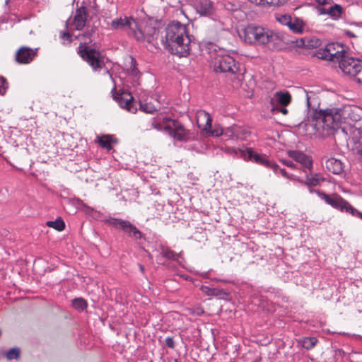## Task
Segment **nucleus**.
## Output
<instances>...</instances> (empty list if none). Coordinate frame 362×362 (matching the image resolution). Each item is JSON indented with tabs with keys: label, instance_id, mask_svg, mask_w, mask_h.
Instances as JSON below:
<instances>
[{
	"label": "nucleus",
	"instance_id": "1",
	"mask_svg": "<svg viewBox=\"0 0 362 362\" xmlns=\"http://www.w3.org/2000/svg\"><path fill=\"white\" fill-rule=\"evenodd\" d=\"M191 39L187 25L173 22L165 29V47L173 54L186 57L189 54Z\"/></svg>",
	"mask_w": 362,
	"mask_h": 362
},
{
	"label": "nucleus",
	"instance_id": "2",
	"mask_svg": "<svg viewBox=\"0 0 362 362\" xmlns=\"http://www.w3.org/2000/svg\"><path fill=\"white\" fill-rule=\"evenodd\" d=\"M206 49L210 54L214 71L216 73H226L239 78L240 64L229 54H224L219 46L213 42H207Z\"/></svg>",
	"mask_w": 362,
	"mask_h": 362
},
{
	"label": "nucleus",
	"instance_id": "3",
	"mask_svg": "<svg viewBox=\"0 0 362 362\" xmlns=\"http://www.w3.org/2000/svg\"><path fill=\"white\" fill-rule=\"evenodd\" d=\"M341 109H326L321 110L315 116V128L317 132L328 135L337 129L343 122Z\"/></svg>",
	"mask_w": 362,
	"mask_h": 362
},
{
	"label": "nucleus",
	"instance_id": "4",
	"mask_svg": "<svg viewBox=\"0 0 362 362\" xmlns=\"http://www.w3.org/2000/svg\"><path fill=\"white\" fill-rule=\"evenodd\" d=\"M240 37L251 45H265L277 38L271 30L255 24H249L239 33Z\"/></svg>",
	"mask_w": 362,
	"mask_h": 362
},
{
	"label": "nucleus",
	"instance_id": "5",
	"mask_svg": "<svg viewBox=\"0 0 362 362\" xmlns=\"http://www.w3.org/2000/svg\"><path fill=\"white\" fill-rule=\"evenodd\" d=\"M343 122L351 139H357L362 133V109L356 105H346L341 109Z\"/></svg>",
	"mask_w": 362,
	"mask_h": 362
},
{
	"label": "nucleus",
	"instance_id": "6",
	"mask_svg": "<svg viewBox=\"0 0 362 362\" xmlns=\"http://www.w3.org/2000/svg\"><path fill=\"white\" fill-rule=\"evenodd\" d=\"M77 54L86 62L93 71H100L105 66V57L98 48L88 45L86 42H81L77 49Z\"/></svg>",
	"mask_w": 362,
	"mask_h": 362
},
{
	"label": "nucleus",
	"instance_id": "7",
	"mask_svg": "<svg viewBox=\"0 0 362 362\" xmlns=\"http://www.w3.org/2000/svg\"><path fill=\"white\" fill-rule=\"evenodd\" d=\"M346 53L344 46L339 43H329L324 48L317 50V58L339 62Z\"/></svg>",
	"mask_w": 362,
	"mask_h": 362
},
{
	"label": "nucleus",
	"instance_id": "8",
	"mask_svg": "<svg viewBox=\"0 0 362 362\" xmlns=\"http://www.w3.org/2000/svg\"><path fill=\"white\" fill-rule=\"evenodd\" d=\"M338 63L341 71L345 74L353 77L354 80L362 70V61L349 57L347 52Z\"/></svg>",
	"mask_w": 362,
	"mask_h": 362
},
{
	"label": "nucleus",
	"instance_id": "9",
	"mask_svg": "<svg viewBox=\"0 0 362 362\" xmlns=\"http://www.w3.org/2000/svg\"><path fill=\"white\" fill-rule=\"evenodd\" d=\"M320 197L324 199L327 204L342 212L349 213L353 215L356 209L346 200L337 194L329 195L322 192L320 194Z\"/></svg>",
	"mask_w": 362,
	"mask_h": 362
},
{
	"label": "nucleus",
	"instance_id": "10",
	"mask_svg": "<svg viewBox=\"0 0 362 362\" xmlns=\"http://www.w3.org/2000/svg\"><path fill=\"white\" fill-rule=\"evenodd\" d=\"M170 123L164 127L166 132L174 139L187 141L189 139V132L177 120H170Z\"/></svg>",
	"mask_w": 362,
	"mask_h": 362
},
{
	"label": "nucleus",
	"instance_id": "11",
	"mask_svg": "<svg viewBox=\"0 0 362 362\" xmlns=\"http://www.w3.org/2000/svg\"><path fill=\"white\" fill-rule=\"evenodd\" d=\"M129 36H132L138 41L151 42L158 37V30L156 28L147 25L142 29L137 24V28L132 31Z\"/></svg>",
	"mask_w": 362,
	"mask_h": 362
},
{
	"label": "nucleus",
	"instance_id": "12",
	"mask_svg": "<svg viewBox=\"0 0 362 362\" xmlns=\"http://www.w3.org/2000/svg\"><path fill=\"white\" fill-rule=\"evenodd\" d=\"M37 48L33 49L27 46H21L16 52L15 59L20 64H28L37 57Z\"/></svg>",
	"mask_w": 362,
	"mask_h": 362
},
{
	"label": "nucleus",
	"instance_id": "13",
	"mask_svg": "<svg viewBox=\"0 0 362 362\" xmlns=\"http://www.w3.org/2000/svg\"><path fill=\"white\" fill-rule=\"evenodd\" d=\"M244 156L251 161H254L257 164L272 169L274 172H277L279 165L276 163L268 160L265 155H261L255 152L252 148H247L244 153Z\"/></svg>",
	"mask_w": 362,
	"mask_h": 362
},
{
	"label": "nucleus",
	"instance_id": "14",
	"mask_svg": "<svg viewBox=\"0 0 362 362\" xmlns=\"http://www.w3.org/2000/svg\"><path fill=\"white\" fill-rule=\"evenodd\" d=\"M113 98L121 107L132 113L136 112L137 109L133 104L134 98L129 92L122 91L120 93H115Z\"/></svg>",
	"mask_w": 362,
	"mask_h": 362
},
{
	"label": "nucleus",
	"instance_id": "15",
	"mask_svg": "<svg viewBox=\"0 0 362 362\" xmlns=\"http://www.w3.org/2000/svg\"><path fill=\"white\" fill-rule=\"evenodd\" d=\"M88 16V8L85 6H81L75 11L71 26L77 30H81L86 25Z\"/></svg>",
	"mask_w": 362,
	"mask_h": 362
},
{
	"label": "nucleus",
	"instance_id": "16",
	"mask_svg": "<svg viewBox=\"0 0 362 362\" xmlns=\"http://www.w3.org/2000/svg\"><path fill=\"white\" fill-rule=\"evenodd\" d=\"M111 26L114 29H124L128 32V35L137 28V22L132 19L125 17L124 18H119L113 20Z\"/></svg>",
	"mask_w": 362,
	"mask_h": 362
},
{
	"label": "nucleus",
	"instance_id": "17",
	"mask_svg": "<svg viewBox=\"0 0 362 362\" xmlns=\"http://www.w3.org/2000/svg\"><path fill=\"white\" fill-rule=\"evenodd\" d=\"M198 127L205 132H209L211 128L212 119L210 115L205 110H200L196 114Z\"/></svg>",
	"mask_w": 362,
	"mask_h": 362
},
{
	"label": "nucleus",
	"instance_id": "18",
	"mask_svg": "<svg viewBox=\"0 0 362 362\" xmlns=\"http://www.w3.org/2000/svg\"><path fill=\"white\" fill-rule=\"evenodd\" d=\"M288 154L290 158L301 164L303 168L308 170H310L313 168L312 160L309 156H306L303 153L297 151H290L288 152Z\"/></svg>",
	"mask_w": 362,
	"mask_h": 362
},
{
	"label": "nucleus",
	"instance_id": "19",
	"mask_svg": "<svg viewBox=\"0 0 362 362\" xmlns=\"http://www.w3.org/2000/svg\"><path fill=\"white\" fill-rule=\"evenodd\" d=\"M325 168L333 174L341 175L344 170V164L339 159L330 158L326 160Z\"/></svg>",
	"mask_w": 362,
	"mask_h": 362
},
{
	"label": "nucleus",
	"instance_id": "20",
	"mask_svg": "<svg viewBox=\"0 0 362 362\" xmlns=\"http://www.w3.org/2000/svg\"><path fill=\"white\" fill-rule=\"evenodd\" d=\"M198 13L202 16H211L214 13L213 4L209 0H202L197 7Z\"/></svg>",
	"mask_w": 362,
	"mask_h": 362
},
{
	"label": "nucleus",
	"instance_id": "21",
	"mask_svg": "<svg viewBox=\"0 0 362 362\" xmlns=\"http://www.w3.org/2000/svg\"><path fill=\"white\" fill-rule=\"evenodd\" d=\"M277 104L280 106H287L292 101V96L288 91H277L274 95Z\"/></svg>",
	"mask_w": 362,
	"mask_h": 362
},
{
	"label": "nucleus",
	"instance_id": "22",
	"mask_svg": "<svg viewBox=\"0 0 362 362\" xmlns=\"http://www.w3.org/2000/svg\"><path fill=\"white\" fill-rule=\"evenodd\" d=\"M122 230L135 240L141 239L142 237L141 232L129 221H126Z\"/></svg>",
	"mask_w": 362,
	"mask_h": 362
},
{
	"label": "nucleus",
	"instance_id": "23",
	"mask_svg": "<svg viewBox=\"0 0 362 362\" xmlns=\"http://www.w3.org/2000/svg\"><path fill=\"white\" fill-rule=\"evenodd\" d=\"M305 23L301 18H291V24L288 28L294 33L300 34L304 31Z\"/></svg>",
	"mask_w": 362,
	"mask_h": 362
},
{
	"label": "nucleus",
	"instance_id": "24",
	"mask_svg": "<svg viewBox=\"0 0 362 362\" xmlns=\"http://www.w3.org/2000/svg\"><path fill=\"white\" fill-rule=\"evenodd\" d=\"M302 45L308 49L315 48L320 45L321 41L316 37H304L300 40Z\"/></svg>",
	"mask_w": 362,
	"mask_h": 362
},
{
	"label": "nucleus",
	"instance_id": "25",
	"mask_svg": "<svg viewBox=\"0 0 362 362\" xmlns=\"http://www.w3.org/2000/svg\"><path fill=\"white\" fill-rule=\"evenodd\" d=\"M126 220L112 217H110L109 218L105 220V222L109 226L121 230L123 229L124 224H126Z\"/></svg>",
	"mask_w": 362,
	"mask_h": 362
},
{
	"label": "nucleus",
	"instance_id": "26",
	"mask_svg": "<svg viewBox=\"0 0 362 362\" xmlns=\"http://www.w3.org/2000/svg\"><path fill=\"white\" fill-rule=\"evenodd\" d=\"M112 138L110 135H105L100 137H98V144L103 148L110 150L112 148Z\"/></svg>",
	"mask_w": 362,
	"mask_h": 362
},
{
	"label": "nucleus",
	"instance_id": "27",
	"mask_svg": "<svg viewBox=\"0 0 362 362\" xmlns=\"http://www.w3.org/2000/svg\"><path fill=\"white\" fill-rule=\"evenodd\" d=\"M317 341V339L314 337H304L302 339V346L307 350H310L316 346Z\"/></svg>",
	"mask_w": 362,
	"mask_h": 362
},
{
	"label": "nucleus",
	"instance_id": "28",
	"mask_svg": "<svg viewBox=\"0 0 362 362\" xmlns=\"http://www.w3.org/2000/svg\"><path fill=\"white\" fill-rule=\"evenodd\" d=\"M47 226L58 231H62L65 228V223L61 218H57L54 221H47Z\"/></svg>",
	"mask_w": 362,
	"mask_h": 362
},
{
	"label": "nucleus",
	"instance_id": "29",
	"mask_svg": "<svg viewBox=\"0 0 362 362\" xmlns=\"http://www.w3.org/2000/svg\"><path fill=\"white\" fill-rule=\"evenodd\" d=\"M324 180L320 177L318 174H312L310 176L307 175L306 177V185L309 186H316L317 185L320 181H323Z\"/></svg>",
	"mask_w": 362,
	"mask_h": 362
},
{
	"label": "nucleus",
	"instance_id": "30",
	"mask_svg": "<svg viewBox=\"0 0 362 362\" xmlns=\"http://www.w3.org/2000/svg\"><path fill=\"white\" fill-rule=\"evenodd\" d=\"M163 257L168 259L176 260L179 255L168 247H163L161 251Z\"/></svg>",
	"mask_w": 362,
	"mask_h": 362
},
{
	"label": "nucleus",
	"instance_id": "31",
	"mask_svg": "<svg viewBox=\"0 0 362 362\" xmlns=\"http://www.w3.org/2000/svg\"><path fill=\"white\" fill-rule=\"evenodd\" d=\"M275 18L281 24L288 27L292 18L288 14H276Z\"/></svg>",
	"mask_w": 362,
	"mask_h": 362
},
{
	"label": "nucleus",
	"instance_id": "32",
	"mask_svg": "<svg viewBox=\"0 0 362 362\" xmlns=\"http://www.w3.org/2000/svg\"><path fill=\"white\" fill-rule=\"evenodd\" d=\"M327 13L332 17L338 18L342 13V8L341 6L335 4L327 8Z\"/></svg>",
	"mask_w": 362,
	"mask_h": 362
},
{
	"label": "nucleus",
	"instance_id": "33",
	"mask_svg": "<svg viewBox=\"0 0 362 362\" xmlns=\"http://www.w3.org/2000/svg\"><path fill=\"white\" fill-rule=\"evenodd\" d=\"M201 290H202V291L203 293H204L207 296H218L221 295L223 293V291L221 290H220V289L214 288H209V287L206 286H202L201 287Z\"/></svg>",
	"mask_w": 362,
	"mask_h": 362
},
{
	"label": "nucleus",
	"instance_id": "34",
	"mask_svg": "<svg viewBox=\"0 0 362 362\" xmlns=\"http://www.w3.org/2000/svg\"><path fill=\"white\" fill-rule=\"evenodd\" d=\"M72 305L76 309L83 310L87 307V303L82 298H75L72 301Z\"/></svg>",
	"mask_w": 362,
	"mask_h": 362
},
{
	"label": "nucleus",
	"instance_id": "35",
	"mask_svg": "<svg viewBox=\"0 0 362 362\" xmlns=\"http://www.w3.org/2000/svg\"><path fill=\"white\" fill-rule=\"evenodd\" d=\"M20 355V350L17 348L11 349L6 353V357L8 360H12L14 358H18Z\"/></svg>",
	"mask_w": 362,
	"mask_h": 362
},
{
	"label": "nucleus",
	"instance_id": "36",
	"mask_svg": "<svg viewBox=\"0 0 362 362\" xmlns=\"http://www.w3.org/2000/svg\"><path fill=\"white\" fill-rule=\"evenodd\" d=\"M187 311L189 314H192L194 316H201L204 314V309L201 307H197L194 308H188Z\"/></svg>",
	"mask_w": 362,
	"mask_h": 362
},
{
	"label": "nucleus",
	"instance_id": "37",
	"mask_svg": "<svg viewBox=\"0 0 362 362\" xmlns=\"http://www.w3.org/2000/svg\"><path fill=\"white\" fill-rule=\"evenodd\" d=\"M286 106L273 107L271 110L272 113L280 112L284 115H286L288 112Z\"/></svg>",
	"mask_w": 362,
	"mask_h": 362
},
{
	"label": "nucleus",
	"instance_id": "38",
	"mask_svg": "<svg viewBox=\"0 0 362 362\" xmlns=\"http://www.w3.org/2000/svg\"><path fill=\"white\" fill-rule=\"evenodd\" d=\"M140 109L146 113H153L156 111V109L148 104H140Z\"/></svg>",
	"mask_w": 362,
	"mask_h": 362
},
{
	"label": "nucleus",
	"instance_id": "39",
	"mask_svg": "<svg viewBox=\"0 0 362 362\" xmlns=\"http://www.w3.org/2000/svg\"><path fill=\"white\" fill-rule=\"evenodd\" d=\"M166 124H161L157 119L153 118L151 122V127L152 128L157 129V130H164V127Z\"/></svg>",
	"mask_w": 362,
	"mask_h": 362
},
{
	"label": "nucleus",
	"instance_id": "40",
	"mask_svg": "<svg viewBox=\"0 0 362 362\" xmlns=\"http://www.w3.org/2000/svg\"><path fill=\"white\" fill-rule=\"evenodd\" d=\"M288 0H268V6H280L284 5Z\"/></svg>",
	"mask_w": 362,
	"mask_h": 362
},
{
	"label": "nucleus",
	"instance_id": "41",
	"mask_svg": "<svg viewBox=\"0 0 362 362\" xmlns=\"http://www.w3.org/2000/svg\"><path fill=\"white\" fill-rule=\"evenodd\" d=\"M165 342L166 346L168 348H170V349H174L175 348V341H174V339H173V338L172 337H166L165 339Z\"/></svg>",
	"mask_w": 362,
	"mask_h": 362
},
{
	"label": "nucleus",
	"instance_id": "42",
	"mask_svg": "<svg viewBox=\"0 0 362 362\" xmlns=\"http://www.w3.org/2000/svg\"><path fill=\"white\" fill-rule=\"evenodd\" d=\"M6 81L4 78L0 77V94H4L6 87L5 86Z\"/></svg>",
	"mask_w": 362,
	"mask_h": 362
},
{
	"label": "nucleus",
	"instance_id": "43",
	"mask_svg": "<svg viewBox=\"0 0 362 362\" xmlns=\"http://www.w3.org/2000/svg\"><path fill=\"white\" fill-rule=\"evenodd\" d=\"M252 4L259 6H268V0H248Z\"/></svg>",
	"mask_w": 362,
	"mask_h": 362
},
{
	"label": "nucleus",
	"instance_id": "44",
	"mask_svg": "<svg viewBox=\"0 0 362 362\" xmlns=\"http://www.w3.org/2000/svg\"><path fill=\"white\" fill-rule=\"evenodd\" d=\"M281 161L286 166L290 167L291 168H294L296 165L291 160H281Z\"/></svg>",
	"mask_w": 362,
	"mask_h": 362
},
{
	"label": "nucleus",
	"instance_id": "45",
	"mask_svg": "<svg viewBox=\"0 0 362 362\" xmlns=\"http://www.w3.org/2000/svg\"><path fill=\"white\" fill-rule=\"evenodd\" d=\"M208 132H210L211 135L216 136H219V135L223 134L222 129H215V130H213V131H211V129H210Z\"/></svg>",
	"mask_w": 362,
	"mask_h": 362
},
{
	"label": "nucleus",
	"instance_id": "46",
	"mask_svg": "<svg viewBox=\"0 0 362 362\" xmlns=\"http://www.w3.org/2000/svg\"><path fill=\"white\" fill-rule=\"evenodd\" d=\"M358 84L362 86V70L358 74L357 78L355 80Z\"/></svg>",
	"mask_w": 362,
	"mask_h": 362
},
{
	"label": "nucleus",
	"instance_id": "47",
	"mask_svg": "<svg viewBox=\"0 0 362 362\" xmlns=\"http://www.w3.org/2000/svg\"><path fill=\"white\" fill-rule=\"evenodd\" d=\"M62 38L66 39L69 41H71V35L69 33H64L62 34Z\"/></svg>",
	"mask_w": 362,
	"mask_h": 362
},
{
	"label": "nucleus",
	"instance_id": "48",
	"mask_svg": "<svg viewBox=\"0 0 362 362\" xmlns=\"http://www.w3.org/2000/svg\"><path fill=\"white\" fill-rule=\"evenodd\" d=\"M352 216L359 217L360 218L362 219V213L358 211L357 209H355Z\"/></svg>",
	"mask_w": 362,
	"mask_h": 362
},
{
	"label": "nucleus",
	"instance_id": "49",
	"mask_svg": "<svg viewBox=\"0 0 362 362\" xmlns=\"http://www.w3.org/2000/svg\"><path fill=\"white\" fill-rule=\"evenodd\" d=\"M317 2L320 5H325L329 4L330 0H316Z\"/></svg>",
	"mask_w": 362,
	"mask_h": 362
},
{
	"label": "nucleus",
	"instance_id": "50",
	"mask_svg": "<svg viewBox=\"0 0 362 362\" xmlns=\"http://www.w3.org/2000/svg\"><path fill=\"white\" fill-rule=\"evenodd\" d=\"M279 170V171L282 173L284 176H286V170L283 168H278L277 170Z\"/></svg>",
	"mask_w": 362,
	"mask_h": 362
},
{
	"label": "nucleus",
	"instance_id": "51",
	"mask_svg": "<svg viewBox=\"0 0 362 362\" xmlns=\"http://www.w3.org/2000/svg\"><path fill=\"white\" fill-rule=\"evenodd\" d=\"M131 63H132V66H133V70L135 69V64H136V61L134 60V58H131Z\"/></svg>",
	"mask_w": 362,
	"mask_h": 362
},
{
	"label": "nucleus",
	"instance_id": "52",
	"mask_svg": "<svg viewBox=\"0 0 362 362\" xmlns=\"http://www.w3.org/2000/svg\"><path fill=\"white\" fill-rule=\"evenodd\" d=\"M346 34L349 36H351V37H355V35L354 34H352L350 31H348L346 32Z\"/></svg>",
	"mask_w": 362,
	"mask_h": 362
},
{
	"label": "nucleus",
	"instance_id": "53",
	"mask_svg": "<svg viewBox=\"0 0 362 362\" xmlns=\"http://www.w3.org/2000/svg\"><path fill=\"white\" fill-rule=\"evenodd\" d=\"M139 267H140V269H141V272H144V266L140 265Z\"/></svg>",
	"mask_w": 362,
	"mask_h": 362
},
{
	"label": "nucleus",
	"instance_id": "54",
	"mask_svg": "<svg viewBox=\"0 0 362 362\" xmlns=\"http://www.w3.org/2000/svg\"><path fill=\"white\" fill-rule=\"evenodd\" d=\"M300 7H301V6H297V7L294 8H293V10H294V11H296V10H298V8H300Z\"/></svg>",
	"mask_w": 362,
	"mask_h": 362
}]
</instances>
